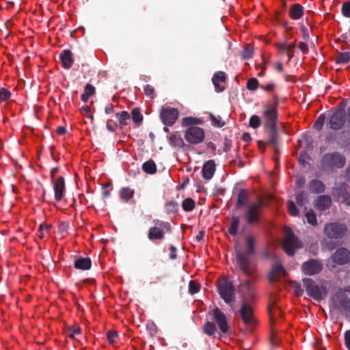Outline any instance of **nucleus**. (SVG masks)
Instances as JSON below:
<instances>
[{"label":"nucleus","mask_w":350,"mask_h":350,"mask_svg":"<svg viewBox=\"0 0 350 350\" xmlns=\"http://www.w3.org/2000/svg\"><path fill=\"white\" fill-rule=\"evenodd\" d=\"M72 56V53L70 50L64 49L62 51L59 55V59L64 68L69 69L72 67L74 62Z\"/></svg>","instance_id":"412c9836"},{"label":"nucleus","mask_w":350,"mask_h":350,"mask_svg":"<svg viewBox=\"0 0 350 350\" xmlns=\"http://www.w3.org/2000/svg\"><path fill=\"white\" fill-rule=\"evenodd\" d=\"M195 206L196 202L191 198L185 199L182 202V208L185 212L192 211L195 208Z\"/></svg>","instance_id":"c9c22d12"},{"label":"nucleus","mask_w":350,"mask_h":350,"mask_svg":"<svg viewBox=\"0 0 350 350\" xmlns=\"http://www.w3.org/2000/svg\"><path fill=\"white\" fill-rule=\"evenodd\" d=\"M273 104H267L264 106L262 116L265 120V126L269 129H274L277 126L278 113L277 107L278 105V96H275Z\"/></svg>","instance_id":"423d86ee"},{"label":"nucleus","mask_w":350,"mask_h":350,"mask_svg":"<svg viewBox=\"0 0 350 350\" xmlns=\"http://www.w3.org/2000/svg\"><path fill=\"white\" fill-rule=\"evenodd\" d=\"M212 312L213 319L217 324L221 333L224 334H228L230 333V327L228 325L226 314L217 307L213 310Z\"/></svg>","instance_id":"dca6fc26"},{"label":"nucleus","mask_w":350,"mask_h":350,"mask_svg":"<svg viewBox=\"0 0 350 350\" xmlns=\"http://www.w3.org/2000/svg\"><path fill=\"white\" fill-rule=\"evenodd\" d=\"M270 131L269 133V141L268 144L273 146H275L278 142V134L277 131V126L274 129H269Z\"/></svg>","instance_id":"58836bf2"},{"label":"nucleus","mask_w":350,"mask_h":350,"mask_svg":"<svg viewBox=\"0 0 350 350\" xmlns=\"http://www.w3.org/2000/svg\"><path fill=\"white\" fill-rule=\"evenodd\" d=\"M331 205V197L327 195H321L318 196L314 202V206L321 211L329 209Z\"/></svg>","instance_id":"6ab92c4d"},{"label":"nucleus","mask_w":350,"mask_h":350,"mask_svg":"<svg viewBox=\"0 0 350 350\" xmlns=\"http://www.w3.org/2000/svg\"><path fill=\"white\" fill-rule=\"evenodd\" d=\"M118 337V334L116 331L109 330L107 333V338L109 344H113L116 342V339Z\"/></svg>","instance_id":"13d9d810"},{"label":"nucleus","mask_w":350,"mask_h":350,"mask_svg":"<svg viewBox=\"0 0 350 350\" xmlns=\"http://www.w3.org/2000/svg\"><path fill=\"white\" fill-rule=\"evenodd\" d=\"M52 183L53 184L55 199L57 201H61L66 192V185L64 177H58L56 180H54Z\"/></svg>","instance_id":"a211bd4d"},{"label":"nucleus","mask_w":350,"mask_h":350,"mask_svg":"<svg viewBox=\"0 0 350 350\" xmlns=\"http://www.w3.org/2000/svg\"><path fill=\"white\" fill-rule=\"evenodd\" d=\"M134 190L129 187H123L120 191L121 200L127 202L133 198Z\"/></svg>","instance_id":"72a5a7b5"},{"label":"nucleus","mask_w":350,"mask_h":350,"mask_svg":"<svg viewBox=\"0 0 350 350\" xmlns=\"http://www.w3.org/2000/svg\"><path fill=\"white\" fill-rule=\"evenodd\" d=\"M260 88L261 89H262L263 90L265 91H267V92H271L273 90L274 88H275V84L273 83H270V84H268V85H260Z\"/></svg>","instance_id":"338daca9"},{"label":"nucleus","mask_w":350,"mask_h":350,"mask_svg":"<svg viewBox=\"0 0 350 350\" xmlns=\"http://www.w3.org/2000/svg\"><path fill=\"white\" fill-rule=\"evenodd\" d=\"M215 172V163L213 160L206 161L202 168V176L206 180H210Z\"/></svg>","instance_id":"4be33fe9"},{"label":"nucleus","mask_w":350,"mask_h":350,"mask_svg":"<svg viewBox=\"0 0 350 350\" xmlns=\"http://www.w3.org/2000/svg\"><path fill=\"white\" fill-rule=\"evenodd\" d=\"M295 294L297 297H300L304 294V289L301 288L300 284H297L295 286Z\"/></svg>","instance_id":"0e129e2a"},{"label":"nucleus","mask_w":350,"mask_h":350,"mask_svg":"<svg viewBox=\"0 0 350 350\" xmlns=\"http://www.w3.org/2000/svg\"><path fill=\"white\" fill-rule=\"evenodd\" d=\"M329 128L338 131L341 129L346 122L347 117L345 108L342 107H338L329 114Z\"/></svg>","instance_id":"0eeeda50"},{"label":"nucleus","mask_w":350,"mask_h":350,"mask_svg":"<svg viewBox=\"0 0 350 350\" xmlns=\"http://www.w3.org/2000/svg\"><path fill=\"white\" fill-rule=\"evenodd\" d=\"M324 264L323 261L317 258H309L302 263L301 266V272L309 276L319 275L323 271Z\"/></svg>","instance_id":"6e6552de"},{"label":"nucleus","mask_w":350,"mask_h":350,"mask_svg":"<svg viewBox=\"0 0 350 350\" xmlns=\"http://www.w3.org/2000/svg\"><path fill=\"white\" fill-rule=\"evenodd\" d=\"M159 116L163 124L171 126L178 119L179 111L176 108L165 106L161 109Z\"/></svg>","instance_id":"f8f14e48"},{"label":"nucleus","mask_w":350,"mask_h":350,"mask_svg":"<svg viewBox=\"0 0 350 350\" xmlns=\"http://www.w3.org/2000/svg\"><path fill=\"white\" fill-rule=\"evenodd\" d=\"M210 120L213 126L221 128L223 127L226 122L222 120L220 116H215L213 114L210 113Z\"/></svg>","instance_id":"37998d69"},{"label":"nucleus","mask_w":350,"mask_h":350,"mask_svg":"<svg viewBox=\"0 0 350 350\" xmlns=\"http://www.w3.org/2000/svg\"><path fill=\"white\" fill-rule=\"evenodd\" d=\"M253 47L247 44L242 52V57L244 59H250L253 56Z\"/></svg>","instance_id":"864d4df0"},{"label":"nucleus","mask_w":350,"mask_h":350,"mask_svg":"<svg viewBox=\"0 0 350 350\" xmlns=\"http://www.w3.org/2000/svg\"><path fill=\"white\" fill-rule=\"evenodd\" d=\"M350 60V52H342L336 57V64H346Z\"/></svg>","instance_id":"ea45409f"},{"label":"nucleus","mask_w":350,"mask_h":350,"mask_svg":"<svg viewBox=\"0 0 350 350\" xmlns=\"http://www.w3.org/2000/svg\"><path fill=\"white\" fill-rule=\"evenodd\" d=\"M304 10V7L301 4H293L289 10V16L293 20H298L303 16Z\"/></svg>","instance_id":"bb28decb"},{"label":"nucleus","mask_w":350,"mask_h":350,"mask_svg":"<svg viewBox=\"0 0 350 350\" xmlns=\"http://www.w3.org/2000/svg\"><path fill=\"white\" fill-rule=\"evenodd\" d=\"M346 163V158L338 152L325 154L320 161V170L327 174L332 173L336 169L342 168Z\"/></svg>","instance_id":"f03ea898"},{"label":"nucleus","mask_w":350,"mask_h":350,"mask_svg":"<svg viewBox=\"0 0 350 350\" xmlns=\"http://www.w3.org/2000/svg\"><path fill=\"white\" fill-rule=\"evenodd\" d=\"M286 253L290 256H294L296 250L301 248L303 245L301 241L295 235L294 232L288 229L286 231V235L283 243Z\"/></svg>","instance_id":"1a4fd4ad"},{"label":"nucleus","mask_w":350,"mask_h":350,"mask_svg":"<svg viewBox=\"0 0 350 350\" xmlns=\"http://www.w3.org/2000/svg\"><path fill=\"white\" fill-rule=\"evenodd\" d=\"M216 330V326L213 322L208 321L204 325V332L208 336H213Z\"/></svg>","instance_id":"79ce46f5"},{"label":"nucleus","mask_w":350,"mask_h":350,"mask_svg":"<svg viewBox=\"0 0 350 350\" xmlns=\"http://www.w3.org/2000/svg\"><path fill=\"white\" fill-rule=\"evenodd\" d=\"M347 228L345 224L329 223L325 225L324 232L330 239H340L347 232Z\"/></svg>","instance_id":"ddd939ff"},{"label":"nucleus","mask_w":350,"mask_h":350,"mask_svg":"<svg viewBox=\"0 0 350 350\" xmlns=\"http://www.w3.org/2000/svg\"><path fill=\"white\" fill-rule=\"evenodd\" d=\"M165 208L167 215H176L178 211V203L174 200L168 201L165 203Z\"/></svg>","instance_id":"473e14b6"},{"label":"nucleus","mask_w":350,"mask_h":350,"mask_svg":"<svg viewBox=\"0 0 350 350\" xmlns=\"http://www.w3.org/2000/svg\"><path fill=\"white\" fill-rule=\"evenodd\" d=\"M298 47L301 51V52L304 53H307L308 52V51H309L308 44L306 42H301L299 44Z\"/></svg>","instance_id":"774afa93"},{"label":"nucleus","mask_w":350,"mask_h":350,"mask_svg":"<svg viewBox=\"0 0 350 350\" xmlns=\"http://www.w3.org/2000/svg\"><path fill=\"white\" fill-rule=\"evenodd\" d=\"M286 273L284 267L280 263H276L273 267L269 273V278L270 282H274L280 279Z\"/></svg>","instance_id":"aec40b11"},{"label":"nucleus","mask_w":350,"mask_h":350,"mask_svg":"<svg viewBox=\"0 0 350 350\" xmlns=\"http://www.w3.org/2000/svg\"><path fill=\"white\" fill-rule=\"evenodd\" d=\"M332 260L339 265L348 264L350 262V251L345 247H340L333 254Z\"/></svg>","instance_id":"f3484780"},{"label":"nucleus","mask_w":350,"mask_h":350,"mask_svg":"<svg viewBox=\"0 0 350 350\" xmlns=\"http://www.w3.org/2000/svg\"><path fill=\"white\" fill-rule=\"evenodd\" d=\"M325 184L320 180L312 179L308 183V189L312 193L320 194L325 191Z\"/></svg>","instance_id":"5701e85b"},{"label":"nucleus","mask_w":350,"mask_h":350,"mask_svg":"<svg viewBox=\"0 0 350 350\" xmlns=\"http://www.w3.org/2000/svg\"><path fill=\"white\" fill-rule=\"evenodd\" d=\"M131 116L133 121L137 124L139 125L143 121V116L141 113L139 108H134L131 111Z\"/></svg>","instance_id":"4c0bfd02"},{"label":"nucleus","mask_w":350,"mask_h":350,"mask_svg":"<svg viewBox=\"0 0 350 350\" xmlns=\"http://www.w3.org/2000/svg\"><path fill=\"white\" fill-rule=\"evenodd\" d=\"M254 243V237L248 236L246 238L247 250L236 251V260L239 269L246 276L252 278L254 280H255V266L251 261V256L255 253Z\"/></svg>","instance_id":"f257e3e1"},{"label":"nucleus","mask_w":350,"mask_h":350,"mask_svg":"<svg viewBox=\"0 0 350 350\" xmlns=\"http://www.w3.org/2000/svg\"><path fill=\"white\" fill-rule=\"evenodd\" d=\"M154 226L150 227L148 232V238L150 241L162 240L166 233L172 232L171 224L167 221L154 219Z\"/></svg>","instance_id":"20e7f679"},{"label":"nucleus","mask_w":350,"mask_h":350,"mask_svg":"<svg viewBox=\"0 0 350 350\" xmlns=\"http://www.w3.org/2000/svg\"><path fill=\"white\" fill-rule=\"evenodd\" d=\"M239 226V217L232 216L230 219V224L228 228V232L232 236H236L238 234V228Z\"/></svg>","instance_id":"2f4dec72"},{"label":"nucleus","mask_w":350,"mask_h":350,"mask_svg":"<svg viewBox=\"0 0 350 350\" xmlns=\"http://www.w3.org/2000/svg\"><path fill=\"white\" fill-rule=\"evenodd\" d=\"M295 46H296L295 43L289 44V45H288L286 50L284 52V53H286L287 55L288 56V61H290L294 55V51H295Z\"/></svg>","instance_id":"052dcab7"},{"label":"nucleus","mask_w":350,"mask_h":350,"mask_svg":"<svg viewBox=\"0 0 350 350\" xmlns=\"http://www.w3.org/2000/svg\"><path fill=\"white\" fill-rule=\"evenodd\" d=\"M91 259L81 256L77 258L74 263L75 268L81 270H88L91 268Z\"/></svg>","instance_id":"a878e982"},{"label":"nucleus","mask_w":350,"mask_h":350,"mask_svg":"<svg viewBox=\"0 0 350 350\" xmlns=\"http://www.w3.org/2000/svg\"><path fill=\"white\" fill-rule=\"evenodd\" d=\"M226 79V73L223 71H217L214 74L212 78V81L217 92H222L224 90V86L220 85L219 83L225 82Z\"/></svg>","instance_id":"b1692460"},{"label":"nucleus","mask_w":350,"mask_h":350,"mask_svg":"<svg viewBox=\"0 0 350 350\" xmlns=\"http://www.w3.org/2000/svg\"><path fill=\"white\" fill-rule=\"evenodd\" d=\"M168 141L170 144L173 147L183 148L185 146L183 138L180 135L176 134L171 135L168 138Z\"/></svg>","instance_id":"7c9ffc66"},{"label":"nucleus","mask_w":350,"mask_h":350,"mask_svg":"<svg viewBox=\"0 0 350 350\" xmlns=\"http://www.w3.org/2000/svg\"><path fill=\"white\" fill-rule=\"evenodd\" d=\"M302 282L307 294L314 300L321 301L326 297L327 290L325 286H319L310 278H304Z\"/></svg>","instance_id":"7ed1b4c3"},{"label":"nucleus","mask_w":350,"mask_h":350,"mask_svg":"<svg viewBox=\"0 0 350 350\" xmlns=\"http://www.w3.org/2000/svg\"><path fill=\"white\" fill-rule=\"evenodd\" d=\"M184 137L190 144H200L205 138L204 130L198 126H190L185 131Z\"/></svg>","instance_id":"9d476101"},{"label":"nucleus","mask_w":350,"mask_h":350,"mask_svg":"<svg viewBox=\"0 0 350 350\" xmlns=\"http://www.w3.org/2000/svg\"><path fill=\"white\" fill-rule=\"evenodd\" d=\"M325 120L326 116L323 113L321 114L315 121L314 124V128L318 131L321 130L324 125Z\"/></svg>","instance_id":"c03bdc74"},{"label":"nucleus","mask_w":350,"mask_h":350,"mask_svg":"<svg viewBox=\"0 0 350 350\" xmlns=\"http://www.w3.org/2000/svg\"><path fill=\"white\" fill-rule=\"evenodd\" d=\"M341 13L344 17L350 18V0L342 3Z\"/></svg>","instance_id":"a18cd8bd"},{"label":"nucleus","mask_w":350,"mask_h":350,"mask_svg":"<svg viewBox=\"0 0 350 350\" xmlns=\"http://www.w3.org/2000/svg\"><path fill=\"white\" fill-rule=\"evenodd\" d=\"M217 291L221 299L229 305L235 300V290L232 282L223 279L217 283Z\"/></svg>","instance_id":"39448f33"},{"label":"nucleus","mask_w":350,"mask_h":350,"mask_svg":"<svg viewBox=\"0 0 350 350\" xmlns=\"http://www.w3.org/2000/svg\"><path fill=\"white\" fill-rule=\"evenodd\" d=\"M261 204H251L244 214L246 223L249 225L258 223L261 217Z\"/></svg>","instance_id":"4468645a"},{"label":"nucleus","mask_w":350,"mask_h":350,"mask_svg":"<svg viewBox=\"0 0 350 350\" xmlns=\"http://www.w3.org/2000/svg\"><path fill=\"white\" fill-rule=\"evenodd\" d=\"M308 202V196L304 191H299L296 196V202L298 206H303Z\"/></svg>","instance_id":"a19ab883"},{"label":"nucleus","mask_w":350,"mask_h":350,"mask_svg":"<svg viewBox=\"0 0 350 350\" xmlns=\"http://www.w3.org/2000/svg\"><path fill=\"white\" fill-rule=\"evenodd\" d=\"M280 339L278 336L277 334L274 332H272L270 335V344L272 348H275L278 347L280 344Z\"/></svg>","instance_id":"603ef678"},{"label":"nucleus","mask_w":350,"mask_h":350,"mask_svg":"<svg viewBox=\"0 0 350 350\" xmlns=\"http://www.w3.org/2000/svg\"><path fill=\"white\" fill-rule=\"evenodd\" d=\"M288 210L289 213L293 217L297 216L299 214V210L293 201L291 200L288 202Z\"/></svg>","instance_id":"4d7b16f0"},{"label":"nucleus","mask_w":350,"mask_h":350,"mask_svg":"<svg viewBox=\"0 0 350 350\" xmlns=\"http://www.w3.org/2000/svg\"><path fill=\"white\" fill-rule=\"evenodd\" d=\"M170 251L171 252L170 255V258L172 259V260H174L177 258V255H176V247L174 245H170Z\"/></svg>","instance_id":"69168bd1"},{"label":"nucleus","mask_w":350,"mask_h":350,"mask_svg":"<svg viewBox=\"0 0 350 350\" xmlns=\"http://www.w3.org/2000/svg\"><path fill=\"white\" fill-rule=\"evenodd\" d=\"M250 126L254 129H257L261 125V120L256 115H253L250 118Z\"/></svg>","instance_id":"09e8293b"},{"label":"nucleus","mask_w":350,"mask_h":350,"mask_svg":"<svg viewBox=\"0 0 350 350\" xmlns=\"http://www.w3.org/2000/svg\"><path fill=\"white\" fill-rule=\"evenodd\" d=\"M203 121L201 118L193 117H185L182 119L181 125L183 126H196L198 124H202Z\"/></svg>","instance_id":"c756f323"},{"label":"nucleus","mask_w":350,"mask_h":350,"mask_svg":"<svg viewBox=\"0 0 350 350\" xmlns=\"http://www.w3.org/2000/svg\"><path fill=\"white\" fill-rule=\"evenodd\" d=\"M333 190L334 191V194L338 198H341L345 197L350 193L349 185L344 182L336 183Z\"/></svg>","instance_id":"393cba45"},{"label":"nucleus","mask_w":350,"mask_h":350,"mask_svg":"<svg viewBox=\"0 0 350 350\" xmlns=\"http://www.w3.org/2000/svg\"><path fill=\"white\" fill-rule=\"evenodd\" d=\"M243 295H242V303H247L250 306L254 302L256 295L252 282L251 280H245L241 284Z\"/></svg>","instance_id":"2eb2a0df"},{"label":"nucleus","mask_w":350,"mask_h":350,"mask_svg":"<svg viewBox=\"0 0 350 350\" xmlns=\"http://www.w3.org/2000/svg\"><path fill=\"white\" fill-rule=\"evenodd\" d=\"M239 313L245 326L250 330L253 329L256 324V320L252 306L242 303Z\"/></svg>","instance_id":"9b49d317"},{"label":"nucleus","mask_w":350,"mask_h":350,"mask_svg":"<svg viewBox=\"0 0 350 350\" xmlns=\"http://www.w3.org/2000/svg\"><path fill=\"white\" fill-rule=\"evenodd\" d=\"M306 217L308 222L312 225L316 226L317 224V217L314 212L312 210L306 213Z\"/></svg>","instance_id":"8fccbe9b"},{"label":"nucleus","mask_w":350,"mask_h":350,"mask_svg":"<svg viewBox=\"0 0 350 350\" xmlns=\"http://www.w3.org/2000/svg\"><path fill=\"white\" fill-rule=\"evenodd\" d=\"M249 202L248 192L246 189H241L237 196L236 202V208H241L243 206H246Z\"/></svg>","instance_id":"cd10ccee"},{"label":"nucleus","mask_w":350,"mask_h":350,"mask_svg":"<svg viewBox=\"0 0 350 350\" xmlns=\"http://www.w3.org/2000/svg\"><path fill=\"white\" fill-rule=\"evenodd\" d=\"M338 310H340L346 317H350V298L346 296H341L339 300Z\"/></svg>","instance_id":"c85d7f7f"},{"label":"nucleus","mask_w":350,"mask_h":350,"mask_svg":"<svg viewBox=\"0 0 350 350\" xmlns=\"http://www.w3.org/2000/svg\"><path fill=\"white\" fill-rule=\"evenodd\" d=\"M142 170L149 174H154L157 172V165L154 161L149 160L142 165Z\"/></svg>","instance_id":"f704fd0d"},{"label":"nucleus","mask_w":350,"mask_h":350,"mask_svg":"<svg viewBox=\"0 0 350 350\" xmlns=\"http://www.w3.org/2000/svg\"><path fill=\"white\" fill-rule=\"evenodd\" d=\"M121 127L128 124L127 121L131 118V115L126 111H122L120 113H116Z\"/></svg>","instance_id":"e433bc0d"},{"label":"nucleus","mask_w":350,"mask_h":350,"mask_svg":"<svg viewBox=\"0 0 350 350\" xmlns=\"http://www.w3.org/2000/svg\"><path fill=\"white\" fill-rule=\"evenodd\" d=\"M11 96V92L6 88H1L0 89V103L7 101Z\"/></svg>","instance_id":"6e6d98bb"},{"label":"nucleus","mask_w":350,"mask_h":350,"mask_svg":"<svg viewBox=\"0 0 350 350\" xmlns=\"http://www.w3.org/2000/svg\"><path fill=\"white\" fill-rule=\"evenodd\" d=\"M144 92L146 96L151 98H154V89L152 85L149 84L146 85L144 88Z\"/></svg>","instance_id":"bf43d9fd"},{"label":"nucleus","mask_w":350,"mask_h":350,"mask_svg":"<svg viewBox=\"0 0 350 350\" xmlns=\"http://www.w3.org/2000/svg\"><path fill=\"white\" fill-rule=\"evenodd\" d=\"M200 289V284L195 281V280H191L189 283V292L191 294H195L199 292Z\"/></svg>","instance_id":"49530a36"},{"label":"nucleus","mask_w":350,"mask_h":350,"mask_svg":"<svg viewBox=\"0 0 350 350\" xmlns=\"http://www.w3.org/2000/svg\"><path fill=\"white\" fill-rule=\"evenodd\" d=\"M146 329L149 333V334L150 335V336L153 337L154 336L157 332H158V328H157V326L156 325V324L151 321V322H148L147 324H146Z\"/></svg>","instance_id":"3c124183"},{"label":"nucleus","mask_w":350,"mask_h":350,"mask_svg":"<svg viewBox=\"0 0 350 350\" xmlns=\"http://www.w3.org/2000/svg\"><path fill=\"white\" fill-rule=\"evenodd\" d=\"M84 93L87 96L90 97L91 96H92L95 94V88L92 85L88 83V84H86V85L85 87Z\"/></svg>","instance_id":"680f3d73"},{"label":"nucleus","mask_w":350,"mask_h":350,"mask_svg":"<svg viewBox=\"0 0 350 350\" xmlns=\"http://www.w3.org/2000/svg\"><path fill=\"white\" fill-rule=\"evenodd\" d=\"M345 344L348 350H350V329L345 332L344 334Z\"/></svg>","instance_id":"e2e57ef3"},{"label":"nucleus","mask_w":350,"mask_h":350,"mask_svg":"<svg viewBox=\"0 0 350 350\" xmlns=\"http://www.w3.org/2000/svg\"><path fill=\"white\" fill-rule=\"evenodd\" d=\"M81 329L80 327H75L73 326H70L68 327L67 335L70 338H75L76 335L81 334Z\"/></svg>","instance_id":"5fc2aeb1"},{"label":"nucleus","mask_w":350,"mask_h":350,"mask_svg":"<svg viewBox=\"0 0 350 350\" xmlns=\"http://www.w3.org/2000/svg\"><path fill=\"white\" fill-rule=\"evenodd\" d=\"M259 86L258 81L256 78L250 79L246 84L247 88L250 91L256 90Z\"/></svg>","instance_id":"de8ad7c7"}]
</instances>
